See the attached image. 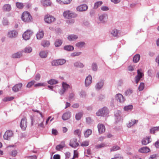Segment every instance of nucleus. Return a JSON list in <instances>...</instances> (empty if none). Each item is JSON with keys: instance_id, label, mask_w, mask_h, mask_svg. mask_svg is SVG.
Listing matches in <instances>:
<instances>
[{"instance_id": "1", "label": "nucleus", "mask_w": 159, "mask_h": 159, "mask_svg": "<svg viewBox=\"0 0 159 159\" xmlns=\"http://www.w3.org/2000/svg\"><path fill=\"white\" fill-rule=\"evenodd\" d=\"M21 19L24 22H29L31 21L32 17L29 12L25 11L22 14Z\"/></svg>"}, {"instance_id": "2", "label": "nucleus", "mask_w": 159, "mask_h": 159, "mask_svg": "<svg viewBox=\"0 0 159 159\" xmlns=\"http://www.w3.org/2000/svg\"><path fill=\"white\" fill-rule=\"evenodd\" d=\"M108 114V108L105 107L100 109L97 112L96 115L98 116H105Z\"/></svg>"}, {"instance_id": "3", "label": "nucleus", "mask_w": 159, "mask_h": 159, "mask_svg": "<svg viewBox=\"0 0 159 159\" xmlns=\"http://www.w3.org/2000/svg\"><path fill=\"white\" fill-rule=\"evenodd\" d=\"M63 15L66 18H75L77 16V15L76 13L69 10L65 11L63 13Z\"/></svg>"}, {"instance_id": "4", "label": "nucleus", "mask_w": 159, "mask_h": 159, "mask_svg": "<svg viewBox=\"0 0 159 159\" xmlns=\"http://www.w3.org/2000/svg\"><path fill=\"white\" fill-rule=\"evenodd\" d=\"M45 22L48 24H51L56 20L55 18L53 16L48 14L44 16Z\"/></svg>"}, {"instance_id": "5", "label": "nucleus", "mask_w": 159, "mask_h": 159, "mask_svg": "<svg viewBox=\"0 0 159 159\" xmlns=\"http://www.w3.org/2000/svg\"><path fill=\"white\" fill-rule=\"evenodd\" d=\"M66 61L64 59H59L52 61L51 63L52 66L62 65L66 63Z\"/></svg>"}, {"instance_id": "6", "label": "nucleus", "mask_w": 159, "mask_h": 159, "mask_svg": "<svg viewBox=\"0 0 159 159\" xmlns=\"http://www.w3.org/2000/svg\"><path fill=\"white\" fill-rule=\"evenodd\" d=\"M62 89L59 92V93L61 95L63 94L69 88H70V86L66 83L63 82L62 83Z\"/></svg>"}, {"instance_id": "7", "label": "nucleus", "mask_w": 159, "mask_h": 159, "mask_svg": "<svg viewBox=\"0 0 159 159\" xmlns=\"http://www.w3.org/2000/svg\"><path fill=\"white\" fill-rule=\"evenodd\" d=\"M33 34V32L30 30H27L23 34V38L25 40L29 39Z\"/></svg>"}, {"instance_id": "8", "label": "nucleus", "mask_w": 159, "mask_h": 159, "mask_svg": "<svg viewBox=\"0 0 159 159\" xmlns=\"http://www.w3.org/2000/svg\"><path fill=\"white\" fill-rule=\"evenodd\" d=\"M27 119L25 117H23L21 119L20 123V126L22 130H24L27 127Z\"/></svg>"}, {"instance_id": "9", "label": "nucleus", "mask_w": 159, "mask_h": 159, "mask_svg": "<svg viewBox=\"0 0 159 159\" xmlns=\"http://www.w3.org/2000/svg\"><path fill=\"white\" fill-rule=\"evenodd\" d=\"M116 100L118 102L122 103L124 102L125 99L123 96L120 93H118L115 96Z\"/></svg>"}, {"instance_id": "10", "label": "nucleus", "mask_w": 159, "mask_h": 159, "mask_svg": "<svg viewBox=\"0 0 159 159\" xmlns=\"http://www.w3.org/2000/svg\"><path fill=\"white\" fill-rule=\"evenodd\" d=\"M18 34V32L16 31L15 30H12L8 32L7 36L9 38H15L17 36Z\"/></svg>"}, {"instance_id": "11", "label": "nucleus", "mask_w": 159, "mask_h": 159, "mask_svg": "<svg viewBox=\"0 0 159 159\" xmlns=\"http://www.w3.org/2000/svg\"><path fill=\"white\" fill-rule=\"evenodd\" d=\"M70 145L72 147L75 148L79 146V143L77 139L75 138H73L70 140Z\"/></svg>"}, {"instance_id": "12", "label": "nucleus", "mask_w": 159, "mask_h": 159, "mask_svg": "<svg viewBox=\"0 0 159 159\" xmlns=\"http://www.w3.org/2000/svg\"><path fill=\"white\" fill-rule=\"evenodd\" d=\"M13 135V133L12 131L7 130L6 131L4 135L3 138L6 140H9Z\"/></svg>"}, {"instance_id": "13", "label": "nucleus", "mask_w": 159, "mask_h": 159, "mask_svg": "<svg viewBox=\"0 0 159 159\" xmlns=\"http://www.w3.org/2000/svg\"><path fill=\"white\" fill-rule=\"evenodd\" d=\"M88 9L87 5L85 4L80 5L78 6L76 8V10L80 12L86 11Z\"/></svg>"}, {"instance_id": "14", "label": "nucleus", "mask_w": 159, "mask_h": 159, "mask_svg": "<svg viewBox=\"0 0 159 159\" xmlns=\"http://www.w3.org/2000/svg\"><path fill=\"white\" fill-rule=\"evenodd\" d=\"M141 70H137V75L135 77V80L136 84H138L139 81L141 78L143 76V73L141 72Z\"/></svg>"}, {"instance_id": "15", "label": "nucleus", "mask_w": 159, "mask_h": 159, "mask_svg": "<svg viewBox=\"0 0 159 159\" xmlns=\"http://www.w3.org/2000/svg\"><path fill=\"white\" fill-rule=\"evenodd\" d=\"M108 16L107 14H103L99 16V20L103 23H105L107 20Z\"/></svg>"}, {"instance_id": "16", "label": "nucleus", "mask_w": 159, "mask_h": 159, "mask_svg": "<svg viewBox=\"0 0 159 159\" xmlns=\"http://www.w3.org/2000/svg\"><path fill=\"white\" fill-rule=\"evenodd\" d=\"M104 85L103 80H101L97 83L95 86V88L96 90H99L101 89Z\"/></svg>"}, {"instance_id": "17", "label": "nucleus", "mask_w": 159, "mask_h": 159, "mask_svg": "<svg viewBox=\"0 0 159 159\" xmlns=\"http://www.w3.org/2000/svg\"><path fill=\"white\" fill-rule=\"evenodd\" d=\"M71 116V113L68 111L64 113L62 116V119L64 120H67L70 118Z\"/></svg>"}, {"instance_id": "18", "label": "nucleus", "mask_w": 159, "mask_h": 159, "mask_svg": "<svg viewBox=\"0 0 159 159\" xmlns=\"http://www.w3.org/2000/svg\"><path fill=\"white\" fill-rule=\"evenodd\" d=\"M98 128L99 133L102 134L105 132V128L104 125L102 124H98Z\"/></svg>"}, {"instance_id": "19", "label": "nucleus", "mask_w": 159, "mask_h": 159, "mask_svg": "<svg viewBox=\"0 0 159 159\" xmlns=\"http://www.w3.org/2000/svg\"><path fill=\"white\" fill-rule=\"evenodd\" d=\"M22 85L21 83H19L14 85L12 88V90L14 92L19 91L21 89Z\"/></svg>"}, {"instance_id": "20", "label": "nucleus", "mask_w": 159, "mask_h": 159, "mask_svg": "<svg viewBox=\"0 0 159 159\" xmlns=\"http://www.w3.org/2000/svg\"><path fill=\"white\" fill-rule=\"evenodd\" d=\"M92 78L91 76L89 75L85 79V86L88 87L92 83Z\"/></svg>"}, {"instance_id": "21", "label": "nucleus", "mask_w": 159, "mask_h": 159, "mask_svg": "<svg viewBox=\"0 0 159 159\" xmlns=\"http://www.w3.org/2000/svg\"><path fill=\"white\" fill-rule=\"evenodd\" d=\"M44 33L43 30L40 29L37 33L36 37L37 39H40L42 38L44 36Z\"/></svg>"}, {"instance_id": "22", "label": "nucleus", "mask_w": 159, "mask_h": 159, "mask_svg": "<svg viewBox=\"0 0 159 159\" xmlns=\"http://www.w3.org/2000/svg\"><path fill=\"white\" fill-rule=\"evenodd\" d=\"M74 66L76 68H83L84 66V65L80 61H76L73 64Z\"/></svg>"}, {"instance_id": "23", "label": "nucleus", "mask_w": 159, "mask_h": 159, "mask_svg": "<svg viewBox=\"0 0 159 159\" xmlns=\"http://www.w3.org/2000/svg\"><path fill=\"white\" fill-rule=\"evenodd\" d=\"M150 136L147 137L143 138L142 141V143L143 145H146L151 142Z\"/></svg>"}, {"instance_id": "24", "label": "nucleus", "mask_w": 159, "mask_h": 159, "mask_svg": "<svg viewBox=\"0 0 159 159\" xmlns=\"http://www.w3.org/2000/svg\"><path fill=\"white\" fill-rule=\"evenodd\" d=\"M150 151V149L147 147L142 148L139 150V152L142 153H147Z\"/></svg>"}, {"instance_id": "25", "label": "nucleus", "mask_w": 159, "mask_h": 159, "mask_svg": "<svg viewBox=\"0 0 159 159\" xmlns=\"http://www.w3.org/2000/svg\"><path fill=\"white\" fill-rule=\"evenodd\" d=\"M78 38V36L74 34H70L68 35L67 37L68 39L70 41H73L75 40Z\"/></svg>"}, {"instance_id": "26", "label": "nucleus", "mask_w": 159, "mask_h": 159, "mask_svg": "<svg viewBox=\"0 0 159 159\" xmlns=\"http://www.w3.org/2000/svg\"><path fill=\"white\" fill-rule=\"evenodd\" d=\"M138 121V120L134 119L131 120L130 121H129V123L127 124V126L129 128H130L137 123Z\"/></svg>"}, {"instance_id": "27", "label": "nucleus", "mask_w": 159, "mask_h": 159, "mask_svg": "<svg viewBox=\"0 0 159 159\" xmlns=\"http://www.w3.org/2000/svg\"><path fill=\"white\" fill-rule=\"evenodd\" d=\"M2 9L4 11H9L11 9V7L9 4H5L3 6Z\"/></svg>"}, {"instance_id": "28", "label": "nucleus", "mask_w": 159, "mask_h": 159, "mask_svg": "<svg viewBox=\"0 0 159 159\" xmlns=\"http://www.w3.org/2000/svg\"><path fill=\"white\" fill-rule=\"evenodd\" d=\"M120 32V31L119 30L115 29L111 30V34L113 36L117 37L118 36Z\"/></svg>"}, {"instance_id": "29", "label": "nucleus", "mask_w": 159, "mask_h": 159, "mask_svg": "<svg viewBox=\"0 0 159 159\" xmlns=\"http://www.w3.org/2000/svg\"><path fill=\"white\" fill-rule=\"evenodd\" d=\"M41 2L44 7L50 6L51 4V2L49 0H42Z\"/></svg>"}, {"instance_id": "30", "label": "nucleus", "mask_w": 159, "mask_h": 159, "mask_svg": "<svg viewBox=\"0 0 159 159\" xmlns=\"http://www.w3.org/2000/svg\"><path fill=\"white\" fill-rule=\"evenodd\" d=\"M48 53V52L47 51H42L39 53V55L41 57L44 58L47 57Z\"/></svg>"}, {"instance_id": "31", "label": "nucleus", "mask_w": 159, "mask_h": 159, "mask_svg": "<svg viewBox=\"0 0 159 159\" xmlns=\"http://www.w3.org/2000/svg\"><path fill=\"white\" fill-rule=\"evenodd\" d=\"M64 49L68 51H72L74 49V47L71 45H66L64 47Z\"/></svg>"}, {"instance_id": "32", "label": "nucleus", "mask_w": 159, "mask_h": 159, "mask_svg": "<svg viewBox=\"0 0 159 159\" xmlns=\"http://www.w3.org/2000/svg\"><path fill=\"white\" fill-rule=\"evenodd\" d=\"M140 56L139 54H136L133 58V61L136 63L138 62L140 60Z\"/></svg>"}, {"instance_id": "33", "label": "nucleus", "mask_w": 159, "mask_h": 159, "mask_svg": "<svg viewBox=\"0 0 159 159\" xmlns=\"http://www.w3.org/2000/svg\"><path fill=\"white\" fill-rule=\"evenodd\" d=\"M62 43V41L59 39H57L55 42V45L56 47L60 46Z\"/></svg>"}, {"instance_id": "34", "label": "nucleus", "mask_w": 159, "mask_h": 159, "mask_svg": "<svg viewBox=\"0 0 159 159\" xmlns=\"http://www.w3.org/2000/svg\"><path fill=\"white\" fill-rule=\"evenodd\" d=\"M65 146V145L64 142L61 143V144L57 145L56 147V149L58 151L62 149Z\"/></svg>"}, {"instance_id": "35", "label": "nucleus", "mask_w": 159, "mask_h": 159, "mask_svg": "<svg viewBox=\"0 0 159 159\" xmlns=\"http://www.w3.org/2000/svg\"><path fill=\"white\" fill-rule=\"evenodd\" d=\"M22 54L21 52H19L13 54L12 57L13 58H19L21 57Z\"/></svg>"}, {"instance_id": "36", "label": "nucleus", "mask_w": 159, "mask_h": 159, "mask_svg": "<svg viewBox=\"0 0 159 159\" xmlns=\"http://www.w3.org/2000/svg\"><path fill=\"white\" fill-rule=\"evenodd\" d=\"M120 112L119 111H117L115 113L116 118L117 121H119L120 120L121 117L120 114Z\"/></svg>"}, {"instance_id": "37", "label": "nucleus", "mask_w": 159, "mask_h": 159, "mask_svg": "<svg viewBox=\"0 0 159 159\" xmlns=\"http://www.w3.org/2000/svg\"><path fill=\"white\" fill-rule=\"evenodd\" d=\"M102 1H98L95 2L94 4L93 9H97L102 4Z\"/></svg>"}, {"instance_id": "38", "label": "nucleus", "mask_w": 159, "mask_h": 159, "mask_svg": "<svg viewBox=\"0 0 159 159\" xmlns=\"http://www.w3.org/2000/svg\"><path fill=\"white\" fill-rule=\"evenodd\" d=\"M106 146H107L106 144L104 143H102L95 145V148L96 149H98L104 148Z\"/></svg>"}, {"instance_id": "39", "label": "nucleus", "mask_w": 159, "mask_h": 159, "mask_svg": "<svg viewBox=\"0 0 159 159\" xmlns=\"http://www.w3.org/2000/svg\"><path fill=\"white\" fill-rule=\"evenodd\" d=\"M82 52H75L72 53L70 54V56L72 57H75L79 56L80 55Z\"/></svg>"}, {"instance_id": "40", "label": "nucleus", "mask_w": 159, "mask_h": 159, "mask_svg": "<svg viewBox=\"0 0 159 159\" xmlns=\"http://www.w3.org/2000/svg\"><path fill=\"white\" fill-rule=\"evenodd\" d=\"M159 130V127H155L151 128L150 129V132L151 134H154L156 131Z\"/></svg>"}, {"instance_id": "41", "label": "nucleus", "mask_w": 159, "mask_h": 159, "mask_svg": "<svg viewBox=\"0 0 159 159\" xmlns=\"http://www.w3.org/2000/svg\"><path fill=\"white\" fill-rule=\"evenodd\" d=\"M92 130L90 129H88L84 133V135L85 137L87 138L92 133Z\"/></svg>"}, {"instance_id": "42", "label": "nucleus", "mask_w": 159, "mask_h": 159, "mask_svg": "<svg viewBox=\"0 0 159 159\" xmlns=\"http://www.w3.org/2000/svg\"><path fill=\"white\" fill-rule=\"evenodd\" d=\"M57 2L60 3H62L64 4H69L71 0H56Z\"/></svg>"}, {"instance_id": "43", "label": "nucleus", "mask_w": 159, "mask_h": 159, "mask_svg": "<svg viewBox=\"0 0 159 159\" xmlns=\"http://www.w3.org/2000/svg\"><path fill=\"white\" fill-rule=\"evenodd\" d=\"M50 43L48 41L43 40L42 42L41 45L44 47H48Z\"/></svg>"}, {"instance_id": "44", "label": "nucleus", "mask_w": 159, "mask_h": 159, "mask_svg": "<svg viewBox=\"0 0 159 159\" xmlns=\"http://www.w3.org/2000/svg\"><path fill=\"white\" fill-rule=\"evenodd\" d=\"M32 50V48L30 47H27L25 48L23 50V52L26 53H30Z\"/></svg>"}, {"instance_id": "45", "label": "nucleus", "mask_w": 159, "mask_h": 159, "mask_svg": "<svg viewBox=\"0 0 159 159\" xmlns=\"http://www.w3.org/2000/svg\"><path fill=\"white\" fill-rule=\"evenodd\" d=\"M83 114L82 112H80L77 113L75 116V119L77 120H80L83 116Z\"/></svg>"}, {"instance_id": "46", "label": "nucleus", "mask_w": 159, "mask_h": 159, "mask_svg": "<svg viewBox=\"0 0 159 159\" xmlns=\"http://www.w3.org/2000/svg\"><path fill=\"white\" fill-rule=\"evenodd\" d=\"M58 83V81L54 79H51L48 81V83L51 85L55 84Z\"/></svg>"}, {"instance_id": "47", "label": "nucleus", "mask_w": 159, "mask_h": 159, "mask_svg": "<svg viewBox=\"0 0 159 159\" xmlns=\"http://www.w3.org/2000/svg\"><path fill=\"white\" fill-rule=\"evenodd\" d=\"M85 45V43L84 42H80L77 43L75 45L76 47L79 48H82Z\"/></svg>"}, {"instance_id": "48", "label": "nucleus", "mask_w": 159, "mask_h": 159, "mask_svg": "<svg viewBox=\"0 0 159 159\" xmlns=\"http://www.w3.org/2000/svg\"><path fill=\"white\" fill-rule=\"evenodd\" d=\"M91 68L93 71H96L98 69V66L96 63L93 62L92 63Z\"/></svg>"}, {"instance_id": "49", "label": "nucleus", "mask_w": 159, "mask_h": 159, "mask_svg": "<svg viewBox=\"0 0 159 159\" xmlns=\"http://www.w3.org/2000/svg\"><path fill=\"white\" fill-rule=\"evenodd\" d=\"M133 109V106L132 105H129L124 107V109L127 111L131 110Z\"/></svg>"}, {"instance_id": "50", "label": "nucleus", "mask_w": 159, "mask_h": 159, "mask_svg": "<svg viewBox=\"0 0 159 159\" xmlns=\"http://www.w3.org/2000/svg\"><path fill=\"white\" fill-rule=\"evenodd\" d=\"M133 91L132 89H128L125 92V94L126 96H129L133 93Z\"/></svg>"}, {"instance_id": "51", "label": "nucleus", "mask_w": 159, "mask_h": 159, "mask_svg": "<svg viewBox=\"0 0 159 159\" xmlns=\"http://www.w3.org/2000/svg\"><path fill=\"white\" fill-rule=\"evenodd\" d=\"M120 148L117 145H114L110 149L111 152H114L119 150Z\"/></svg>"}, {"instance_id": "52", "label": "nucleus", "mask_w": 159, "mask_h": 159, "mask_svg": "<svg viewBox=\"0 0 159 159\" xmlns=\"http://www.w3.org/2000/svg\"><path fill=\"white\" fill-rule=\"evenodd\" d=\"M89 141H84L81 143L80 146L82 147H86L89 145Z\"/></svg>"}, {"instance_id": "53", "label": "nucleus", "mask_w": 159, "mask_h": 159, "mask_svg": "<svg viewBox=\"0 0 159 159\" xmlns=\"http://www.w3.org/2000/svg\"><path fill=\"white\" fill-rule=\"evenodd\" d=\"M17 7L19 9H22L24 7V5L22 3L17 2L16 3Z\"/></svg>"}, {"instance_id": "54", "label": "nucleus", "mask_w": 159, "mask_h": 159, "mask_svg": "<svg viewBox=\"0 0 159 159\" xmlns=\"http://www.w3.org/2000/svg\"><path fill=\"white\" fill-rule=\"evenodd\" d=\"M74 134L80 137L81 134V130L79 129H76L74 131Z\"/></svg>"}, {"instance_id": "55", "label": "nucleus", "mask_w": 159, "mask_h": 159, "mask_svg": "<svg viewBox=\"0 0 159 159\" xmlns=\"http://www.w3.org/2000/svg\"><path fill=\"white\" fill-rule=\"evenodd\" d=\"M46 85V84L44 83H39L35 84L34 86L37 87H44Z\"/></svg>"}, {"instance_id": "56", "label": "nucleus", "mask_w": 159, "mask_h": 159, "mask_svg": "<svg viewBox=\"0 0 159 159\" xmlns=\"http://www.w3.org/2000/svg\"><path fill=\"white\" fill-rule=\"evenodd\" d=\"M35 82L34 80H32L29 82L27 85L26 87L29 88L31 87L34 84Z\"/></svg>"}, {"instance_id": "57", "label": "nucleus", "mask_w": 159, "mask_h": 159, "mask_svg": "<svg viewBox=\"0 0 159 159\" xmlns=\"http://www.w3.org/2000/svg\"><path fill=\"white\" fill-rule=\"evenodd\" d=\"M14 98L13 97H6L3 99V100L4 102H7L12 100Z\"/></svg>"}, {"instance_id": "58", "label": "nucleus", "mask_w": 159, "mask_h": 159, "mask_svg": "<svg viewBox=\"0 0 159 159\" xmlns=\"http://www.w3.org/2000/svg\"><path fill=\"white\" fill-rule=\"evenodd\" d=\"M144 84L143 83H141L139 87V91L142 90L144 88Z\"/></svg>"}, {"instance_id": "59", "label": "nucleus", "mask_w": 159, "mask_h": 159, "mask_svg": "<svg viewBox=\"0 0 159 159\" xmlns=\"http://www.w3.org/2000/svg\"><path fill=\"white\" fill-rule=\"evenodd\" d=\"M80 95L81 97L84 98L86 96V93L84 91L82 90L80 91Z\"/></svg>"}, {"instance_id": "60", "label": "nucleus", "mask_w": 159, "mask_h": 159, "mask_svg": "<svg viewBox=\"0 0 159 159\" xmlns=\"http://www.w3.org/2000/svg\"><path fill=\"white\" fill-rule=\"evenodd\" d=\"M2 23L4 25H7L8 24V20L7 19L4 18L2 21Z\"/></svg>"}, {"instance_id": "61", "label": "nucleus", "mask_w": 159, "mask_h": 159, "mask_svg": "<svg viewBox=\"0 0 159 159\" xmlns=\"http://www.w3.org/2000/svg\"><path fill=\"white\" fill-rule=\"evenodd\" d=\"M135 66L130 65L128 67V70L130 71H133L134 69Z\"/></svg>"}, {"instance_id": "62", "label": "nucleus", "mask_w": 159, "mask_h": 159, "mask_svg": "<svg viewBox=\"0 0 159 159\" xmlns=\"http://www.w3.org/2000/svg\"><path fill=\"white\" fill-rule=\"evenodd\" d=\"M93 120L90 117H89L86 118V122L88 124H91Z\"/></svg>"}, {"instance_id": "63", "label": "nucleus", "mask_w": 159, "mask_h": 159, "mask_svg": "<svg viewBox=\"0 0 159 159\" xmlns=\"http://www.w3.org/2000/svg\"><path fill=\"white\" fill-rule=\"evenodd\" d=\"M111 159H123V158L120 156L119 154L115 155L114 158H112Z\"/></svg>"}, {"instance_id": "64", "label": "nucleus", "mask_w": 159, "mask_h": 159, "mask_svg": "<svg viewBox=\"0 0 159 159\" xmlns=\"http://www.w3.org/2000/svg\"><path fill=\"white\" fill-rule=\"evenodd\" d=\"M40 75L39 73H38L35 75L34 79L38 81L40 79Z\"/></svg>"}]
</instances>
